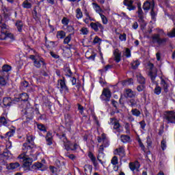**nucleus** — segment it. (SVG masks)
<instances>
[{
    "label": "nucleus",
    "mask_w": 175,
    "mask_h": 175,
    "mask_svg": "<svg viewBox=\"0 0 175 175\" xmlns=\"http://www.w3.org/2000/svg\"><path fill=\"white\" fill-rule=\"evenodd\" d=\"M155 8V3L154 2V0H152L151 2L146 1L143 5V9L145 10V12H148L150 9H154Z\"/></svg>",
    "instance_id": "nucleus-10"
},
{
    "label": "nucleus",
    "mask_w": 175,
    "mask_h": 175,
    "mask_svg": "<svg viewBox=\"0 0 175 175\" xmlns=\"http://www.w3.org/2000/svg\"><path fill=\"white\" fill-rule=\"evenodd\" d=\"M110 120L111 125H113V129H116L118 132H120V128H121V124H120V122L115 120L116 119L114 118H111Z\"/></svg>",
    "instance_id": "nucleus-15"
},
{
    "label": "nucleus",
    "mask_w": 175,
    "mask_h": 175,
    "mask_svg": "<svg viewBox=\"0 0 175 175\" xmlns=\"http://www.w3.org/2000/svg\"><path fill=\"white\" fill-rule=\"evenodd\" d=\"M146 143L149 147L152 144V142L151 141V137H150V136L147 137Z\"/></svg>",
    "instance_id": "nucleus-60"
},
{
    "label": "nucleus",
    "mask_w": 175,
    "mask_h": 175,
    "mask_svg": "<svg viewBox=\"0 0 175 175\" xmlns=\"http://www.w3.org/2000/svg\"><path fill=\"white\" fill-rule=\"evenodd\" d=\"M164 117L168 123L175 124V112L174 111H166Z\"/></svg>",
    "instance_id": "nucleus-5"
},
{
    "label": "nucleus",
    "mask_w": 175,
    "mask_h": 175,
    "mask_svg": "<svg viewBox=\"0 0 175 175\" xmlns=\"http://www.w3.org/2000/svg\"><path fill=\"white\" fill-rule=\"evenodd\" d=\"M72 40V34H69L67 37H66L64 40V44H69V42Z\"/></svg>",
    "instance_id": "nucleus-40"
},
{
    "label": "nucleus",
    "mask_w": 175,
    "mask_h": 175,
    "mask_svg": "<svg viewBox=\"0 0 175 175\" xmlns=\"http://www.w3.org/2000/svg\"><path fill=\"white\" fill-rule=\"evenodd\" d=\"M167 36L169 38H175V27L167 33Z\"/></svg>",
    "instance_id": "nucleus-47"
},
{
    "label": "nucleus",
    "mask_w": 175,
    "mask_h": 175,
    "mask_svg": "<svg viewBox=\"0 0 175 175\" xmlns=\"http://www.w3.org/2000/svg\"><path fill=\"white\" fill-rule=\"evenodd\" d=\"M129 166L132 172H139V167H140V165L139 164V161L131 162L129 164Z\"/></svg>",
    "instance_id": "nucleus-12"
},
{
    "label": "nucleus",
    "mask_w": 175,
    "mask_h": 175,
    "mask_svg": "<svg viewBox=\"0 0 175 175\" xmlns=\"http://www.w3.org/2000/svg\"><path fill=\"white\" fill-rule=\"evenodd\" d=\"M123 4L127 6L128 10H136V6L133 5V0H124Z\"/></svg>",
    "instance_id": "nucleus-11"
},
{
    "label": "nucleus",
    "mask_w": 175,
    "mask_h": 175,
    "mask_svg": "<svg viewBox=\"0 0 175 175\" xmlns=\"http://www.w3.org/2000/svg\"><path fill=\"white\" fill-rule=\"evenodd\" d=\"M84 172L87 175H91L92 172V165H85L84 166Z\"/></svg>",
    "instance_id": "nucleus-25"
},
{
    "label": "nucleus",
    "mask_w": 175,
    "mask_h": 175,
    "mask_svg": "<svg viewBox=\"0 0 175 175\" xmlns=\"http://www.w3.org/2000/svg\"><path fill=\"white\" fill-rule=\"evenodd\" d=\"M127 103L131 107H135L137 105V99L131 98L127 101Z\"/></svg>",
    "instance_id": "nucleus-24"
},
{
    "label": "nucleus",
    "mask_w": 175,
    "mask_h": 175,
    "mask_svg": "<svg viewBox=\"0 0 175 175\" xmlns=\"http://www.w3.org/2000/svg\"><path fill=\"white\" fill-rule=\"evenodd\" d=\"M3 72H10L12 67L9 65H4L2 68Z\"/></svg>",
    "instance_id": "nucleus-45"
},
{
    "label": "nucleus",
    "mask_w": 175,
    "mask_h": 175,
    "mask_svg": "<svg viewBox=\"0 0 175 175\" xmlns=\"http://www.w3.org/2000/svg\"><path fill=\"white\" fill-rule=\"evenodd\" d=\"M46 141L48 146H51L53 144V135L51 133H47Z\"/></svg>",
    "instance_id": "nucleus-23"
},
{
    "label": "nucleus",
    "mask_w": 175,
    "mask_h": 175,
    "mask_svg": "<svg viewBox=\"0 0 175 175\" xmlns=\"http://www.w3.org/2000/svg\"><path fill=\"white\" fill-rule=\"evenodd\" d=\"M31 168L33 169L34 170H46V166L43 165L42 163H35L32 166Z\"/></svg>",
    "instance_id": "nucleus-16"
},
{
    "label": "nucleus",
    "mask_w": 175,
    "mask_h": 175,
    "mask_svg": "<svg viewBox=\"0 0 175 175\" xmlns=\"http://www.w3.org/2000/svg\"><path fill=\"white\" fill-rule=\"evenodd\" d=\"M81 32L82 35H87L88 33V29H87V27H82L81 29Z\"/></svg>",
    "instance_id": "nucleus-55"
},
{
    "label": "nucleus",
    "mask_w": 175,
    "mask_h": 175,
    "mask_svg": "<svg viewBox=\"0 0 175 175\" xmlns=\"http://www.w3.org/2000/svg\"><path fill=\"white\" fill-rule=\"evenodd\" d=\"M100 16L101 17V20L103 21V23L106 25L107 24V18L106 17V16L103 15V14H100Z\"/></svg>",
    "instance_id": "nucleus-51"
},
{
    "label": "nucleus",
    "mask_w": 175,
    "mask_h": 175,
    "mask_svg": "<svg viewBox=\"0 0 175 175\" xmlns=\"http://www.w3.org/2000/svg\"><path fill=\"white\" fill-rule=\"evenodd\" d=\"M24 26V24L23 23V21H17L16 23V27L18 31V32H22L23 31V27Z\"/></svg>",
    "instance_id": "nucleus-29"
},
{
    "label": "nucleus",
    "mask_w": 175,
    "mask_h": 175,
    "mask_svg": "<svg viewBox=\"0 0 175 175\" xmlns=\"http://www.w3.org/2000/svg\"><path fill=\"white\" fill-rule=\"evenodd\" d=\"M29 85V83L28 82H27L26 81H23L21 83V86L23 88H27V87H28Z\"/></svg>",
    "instance_id": "nucleus-62"
},
{
    "label": "nucleus",
    "mask_w": 175,
    "mask_h": 175,
    "mask_svg": "<svg viewBox=\"0 0 175 175\" xmlns=\"http://www.w3.org/2000/svg\"><path fill=\"white\" fill-rule=\"evenodd\" d=\"M119 39L121 42H126V34L124 33L123 34H120Z\"/></svg>",
    "instance_id": "nucleus-50"
},
{
    "label": "nucleus",
    "mask_w": 175,
    "mask_h": 175,
    "mask_svg": "<svg viewBox=\"0 0 175 175\" xmlns=\"http://www.w3.org/2000/svg\"><path fill=\"white\" fill-rule=\"evenodd\" d=\"M37 128L38 129H39V131H41L42 132H47V129L44 124H37Z\"/></svg>",
    "instance_id": "nucleus-36"
},
{
    "label": "nucleus",
    "mask_w": 175,
    "mask_h": 175,
    "mask_svg": "<svg viewBox=\"0 0 175 175\" xmlns=\"http://www.w3.org/2000/svg\"><path fill=\"white\" fill-rule=\"evenodd\" d=\"M112 105L115 107L116 109H118V102L116 101L115 100H111Z\"/></svg>",
    "instance_id": "nucleus-58"
},
{
    "label": "nucleus",
    "mask_w": 175,
    "mask_h": 175,
    "mask_svg": "<svg viewBox=\"0 0 175 175\" xmlns=\"http://www.w3.org/2000/svg\"><path fill=\"white\" fill-rule=\"evenodd\" d=\"M76 17L78 20H79V18H83V12L80 8L76 10Z\"/></svg>",
    "instance_id": "nucleus-33"
},
{
    "label": "nucleus",
    "mask_w": 175,
    "mask_h": 175,
    "mask_svg": "<svg viewBox=\"0 0 175 175\" xmlns=\"http://www.w3.org/2000/svg\"><path fill=\"white\" fill-rule=\"evenodd\" d=\"M138 13V17H139V23H140V26L142 29H144V28L147 25V23H146V21H144V13L143 12V10L142 8L137 10Z\"/></svg>",
    "instance_id": "nucleus-7"
},
{
    "label": "nucleus",
    "mask_w": 175,
    "mask_h": 175,
    "mask_svg": "<svg viewBox=\"0 0 175 175\" xmlns=\"http://www.w3.org/2000/svg\"><path fill=\"white\" fill-rule=\"evenodd\" d=\"M33 18H35L36 21H38V20H39V15L38 14V12H36V10H33Z\"/></svg>",
    "instance_id": "nucleus-54"
},
{
    "label": "nucleus",
    "mask_w": 175,
    "mask_h": 175,
    "mask_svg": "<svg viewBox=\"0 0 175 175\" xmlns=\"http://www.w3.org/2000/svg\"><path fill=\"white\" fill-rule=\"evenodd\" d=\"M149 71L148 72V76L150 77L152 83L155 81L157 76H158V69L154 66L152 63H149L148 64Z\"/></svg>",
    "instance_id": "nucleus-4"
},
{
    "label": "nucleus",
    "mask_w": 175,
    "mask_h": 175,
    "mask_svg": "<svg viewBox=\"0 0 175 175\" xmlns=\"http://www.w3.org/2000/svg\"><path fill=\"white\" fill-rule=\"evenodd\" d=\"M126 96L127 98H135L136 96V92L133 91L131 89H126Z\"/></svg>",
    "instance_id": "nucleus-22"
},
{
    "label": "nucleus",
    "mask_w": 175,
    "mask_h": 175,
    "mask_svg": "<svg viewBox=\"0 0 175 175\" xmlns=\"http://www.w3.org/2000/svg\"><path fill=\"white\" fill-rule=\"evenodd\" d=\"M16 133V130L12 129L5 133V137H12Z\"/></svg>",
    "instance_id": "nucleus-41"
},
{
    "label": "nucleus",
    "mask_w": 175,
    "mask_h": 175,
    "mask_svg": "<svg viewBox=\"0 0 175 175\" xmlns=\"http://www.w3.org/2000/svg\"><path fill=\"white\" fill-rule=\"evenodd\" d=\"M6 79L3 77H0V85H6Z\"/></svg>",
    "instance_id": "nucleus-52"
},
{
    "label": "nucleus",
    "mask_w": 175,
    "mask_h": 175,
    "mask_svg": "<svg viewBox=\"0 0 175 175\" xmlns=\"http://www.w3.org/2000/svg\"><path fill=\"white\" fill-rule=\"evenodd\" d=\"M58 103L59 105H60V106H62V107H64V109H68L70 107V105H69V101H68L65 98L58 101Z\"/></svg>",
    "instance_id": "nucleus-17"
},
{
    "label": "nucleus",
    "mask_w": 175,
    "mask_h": 175,
    "mask_svg": "<svg viewBox=\"0 0 175 175\" xmlns=\"http://www.w3.org/2000/svg\"><path fill=\"white\" fill-rule=\"evenodd\" d=\"M110 98H111V92L109 89L104 88L100 96V99L105 102H110Z\"/></svg>",
    "instance_id": "nucleus-6"
},
{
    "label": "nucleus",
    "mask_w": 175,
    "mask_h": 175,
    "mask_svg": "<svg viewBox=\"0 0 175 175\" xmlns=\"http://www.w3.org/2000/svg\"><path fill=\"white\" fill-rule=\"evenodd\" d=\"M161 148L163 150H165V148H166V140L165 139H163L161 141Z\"/></svg>",
    "instance_id": "nucleus-59"
},
{
    "label": "nucleus",
    "mask_w": 175,
    "mask_h": 175,
    "mask_svg": "<svg viewBox=\"0 0 175 175\" xmlns=\"http://www.w3.org/2000/svg\"><path fill=\"white\" fill-rule=\"evenodd\" d=\"M161 92H162V88L160 87L159 85H156L154 90V93L156 95H161Z\"/></svg>",
    "instance_id": "nucleus-34"
},
{
    "label": "nucleus",
    "mask_w": 175,
    "mask_h": 175,
    "mask_svg": "<svg viewBox=\"0 0 175 175\" xmlns=\"http://www.w3.org/2000/svg\"><path fill=\"white\" fill-rule=\"evenodd\" d=\"M102 146H104L105 148L109 147V141L107 140V139H106V137H103Z\"/></svg>",
    "instance_id": "nucleus-53"
},
{
    "label": "nucleus",
    "mask_w": 175,
    "mask_h": 175,
    "mask_svg": "<svg viewBox=\"0 0 175 175\" xmlns=\"http://www.w3.org/2000/svg\"><path fill=\"white\" fill-rule=\"evenodd\" d=\"M62 24H64V25H68L69 21H68V18H64L62 21Z\"/></svg>",
    "instance_id": "nucleus-63"
},
{
    "label": "nucleus",
    "mask_w": 175,
    "mask_h": 175,
    "mask_svg": "<svg viewBox=\"0 0 175 175\" xmlns=\"http://www.w3.org/2000/svg\"><path fill=\"white\" fill-rule=\"evenodd\" d=\"M131 113L133 116H135V117H139V116H140V111L137 109H133Z\"/></svg>",
    "instance_id": "nucleus-42"
},
{
    "label": "nucleus",
    "mask_w": 175,
    "mask_h": 175,
    "mask_svg": "<svg viewBox=\"0 0 175 175\" xmlns=\"http://www.w3.org/2000/svg\"><path fill=\"white\" fill-rule=\"evenodd\" d=\"M29 98V96H28V94H27V93H23L22 94H21V99L23 102H27V100H28Z\"/></svg>",
    "instance_id": "nucleus-38"
},
{
    "label": "nucleus",
    "mask_w": 175,
    "mask_h": 175,
    "mask_svg": "<svg viewBox=\"0 0 175 175\" xmlns=\"http://www.w3.org/2000/svg\"><path fill=\"white\" fill-rule=\"evenodd\" d=\"M85 57L88 58V59H92V61H94L96 55L94 53V52L88 51L85 53Z\"/></svg>",
    "instance_id": "nucleus-26"
},
{
    "label": "nucleus",
    "mask_w": 175,
    "mask_h": 175,
    "mask_svg": "<svg viewBox=\"0 0 175 175\" xmlns=\"http://www.w3.org/2000/svg\"><path fill=\"white\" fill-rule=\"evenodd\" d=\"M57 136H58L59 139L63 142L64 144V147L66 150H69L70 148H72L71 146L69 145V141H68V138H66V135L65 134L58 135L57 134Z\"/></svg>",
    "instance_id": "nucleus-9"
},
{
    "label": "nucleus",
    "mask_w": 175,
    "mask_h": 175,
    "mask_svg": "<svg viewBox=\"0 0 175 175\" xmlns=\"http://www.w3.org/2000/svg\"><path fill=\"white\" fill-rule=\"evenodd\" d=\"M160 84H161V88H163L164 92L165 94H167V92H169V83H167L166 81H165V79L161 78Z\"/></svg>",
    "instance_id": "nucleus-14"
},
{
    "label": "nucleus",
    "mask_w": 175,
    "mask_h": 175,
    "mask_svg": "<svg viewBox=\"0 0 175 175\" xmlns=\"http://www.w3.org/2000/svg\"><path fill=\"white\" fill-rule=\"evenodd\" d=\"M90 27L92 29H94V31L95 32H98V31H99L100 29V32H103V29H105V28L103 27V25H102V24H100L99 22H92L90 23Z\"/></svg>",
    "instance_id": "nucleus-8"
},
{
    "label": "nucleus",
    "mask_w": 175,
    "mask_h": 175,
    "mask_svg": "<svg viewBox=\"0 0 175 175\" xmlns=\"http://www.w3.org/2000/svg\"><path fill=\"white\" fill-rule=\"evenodd\" d=\"M139 65H140V62L139 60H135L131 63L132 69H137L139 68Z\"/></svg>",
    "instance_id": "nucleus-35"
},
{
    "label": "nucleus",
    "mask_w": 175,
    "mask_h": 175,
    "mask_svg": "<svg viewBox=\"0 0 175 175\" xmlns=\"http://www.w3.org/2000/svg\"><path fill=\"white\" fill-rule=\"evenodd\" d=\"M8 38L11 39V40H14V35L8 32L6 24L0 23V40H5Z\"/></svg>",
    "instance_id": "nucleus-3"
},
{
    "label": "nucleus",
    "mask_w": 175,
    "mask_h": 175,
    "mask_svg": "<svg viewBox=\"0 0 175 175\" xmlns=\"http://www.w3.org/2000/svg\"><path fill=\"white\" fill-rule=\"evenodd\" d=\"M20 167V163H11L8 166V169L14 170V169H17V167Z\"/></svg>",
    "instance_id": "nucleus-30"
},
{
    "label": "nucleus",
    "mask_w": 175,
    "mask_h": 175,
    "mask_svg": "<svg viewBox=\"0 0 175 175\" xmlns=\"http://www.w3.org/2000/svg\"><path fill=\"white\" fill-rule=\"evenodd\" d=\"M23 6L25 9H31V8L32 7V4H31V3H29V2H28V0H25L23 3Z\"/></svg>",
    "instance_id": "nucleus-37"
},
{
    "label": "nucleus",
    "mask_w": 175,
    "mask_h": 175,
    "mask_svg": "<svg viewBox=\"0 0 175 175\" xmlns=\"http://www.w3.org/2000/svg\"><path fill=\"white\" fill-rule=\"evenodd\" d=\"M69 146L70 147H71V148H70L68 150H67V151H75V150H76L77 148V144H70V142H69Z\"/></svg>",
    "instance_id": "nucleus-46"
},
{
    "label": "nucleus",
    "mask_w": 175,
    "mask_h": 175,
    "mask_svg": "<svg viewBox=\"0 0 175 175\" xmlns=\"http://www.w3.org/2000/svg\"><path fill=\"white\" fill-rule=\"evenodd\" d=\"M58 85H60V88L62 90V91H69V89H68V86H66V83H65V81L62 79H59L58 81Z\"/></svg>",
    "instance_id": "nucleus-20"
},
{
    "label": "nucleus",
    "mask_w": 175,
    "mask_h": 175,
    "mask_svg": "<svg viewBox=\"0 0 175 175\" xmlns=\"http://www.w3.org/2000/svg\"><path fill=\"white\" fill-rule=\"evenodd\" d=\"M8 123L9 120L6 119V118H5L4 116L0 117V126H2V125L6 126Z\"/></svg>",
    "instance_id": "nucleus-28"
},
{
    "label": "nucleus",
    "mask_w": 175,
    "mask_h": 175,
    "mask_svg": "<svg viewBox=\"0 0 175 175\" xmlns=\"http://www.w3.org/2000/svg\"><path fill=\"white\" fill-rule=\"evenodd\" d=\"M100 42H102V40L98 36H96L93 40V43L94 44H96V43H100Z\"/></svg>",
    "instance_id": "nucleus-57"
},
{
    "label": "nucleus",
    "mask_w": 175,
    "mask_h": 175,
    "mask_svg": "<svg viewBox=\"0 0 175 175\" xmlns=\"http://www.w3.org/2000/svg\"><path fill=\"white\" fill-rule=\"evenodd\" d=\"M120 139H121V142H122V143H128L129 142L131 141V137H129V135H122L120 136Z\"/></svg>",
    "instance_id": "nucleus-31"
},
{
    "label": "nucleus",
    "mask_w": 175,
    "mask_h": 175,
    "mask_svg": "<svg viewBox=\"0 0 175 175\" xmlns=\"http://www.w3.org/2000/svg\"><path fill=\"white\" fill-rule=\"evenodd\" d=\"M42 65H46V63L44 62V60L43 59L40 60H35L34 61V66L36 68H40Z\"/></svg>",
    "instance_id": "nucleus-27"
},
{
    "label": "nucleus",
    "mask_w": 175,
    "mask_h": 175,
    "mask_svg": "<svg viewBox=\"0 0 175 175\" xmlns=\"http://www.w3.org/2000/svg\"><path fill=\"white\" fill-rule=\"evenodd\" d=\"M124 55L127 58H129L131 57V50L128 48L126 49V51L124 52Z\"/></svg>",
    "instance_id": "nucleus-56"
},
{
    "label": "nucleus",
    "mask_w": 175,
    "mask_h": 175,
    "mask_svg": "<svg viewBox=\"0 0 175 175\" xmlns=\"http://www.w3.org/2000/svg\"><path fill=\"white\" fill-rule=\"evenodd\" d=\"M144 90H146V85H144V84L139 85L137 87L138 92H142V91H144Z\"/></svg>",
    "instance_id": "nucleus-48"
},
{
    "label": "nucleus",
    "mask_w": 175,
    "mask_h": 175,
    "mask_svg": "<svg viewBox=\"0 0 175 175\" xmlns=\"http://www.w3.org/2000/svg\"><path fill=\"white\" fill-rule=\"evenodd\" d=\"M114 58L116 62H120L121 61V52L118 49H115L113 51Z\"/></svg>",
    "instance_id": "nucleus-18"
},
{
    "label": "nucleus",
    "mask_w": 175,
    "mask_h": 175,
    "mask_svg": "<svg viewBox=\"0 0 175 175\" xmlns=\"http://www.w3.org/2000/svg\"><path fill=\"white\" fill-rule=\"evenodd\" d=\"M66 36V33L64 31H58L57 33V39H64Z\"/></svg>",
    "instance_id": "nucleus-32"
},
{
    "label": "nucleus",
    "mask_w": 175,
    "mask_h": 175,
    "mask_svg": "<svg viewBox=\"0 0 175 175\" xmlns=\"http://www.w3.org/2000/svg\"><path fill=\"white\" fill-rule=\"evenodd\" d=\"M150 14H151L152 18H154L157 16V14H155V12L154 11V8H151Z\"/></svg>",
    "instance_id": "nucleus-64"
},
{
    "label": "nucleus",
    "mask_w": 175,
    "mask_h": 175,
    "mask_svg": "<svg viewBox=\"0 0 175 175\" xmlns=\"http://www.w3.org/2000/svg\"><path fill=\"white\" fill-rule=\"evenodd\" d=\"M137 81H139V84H146V79L144 78L143 75H139L137 77Z\"/></svg>",
    "instance_id": "nucleus-39"
},
{
    "label": "nucleus",
    "mask_w": 175,
    "mask_h": 175,
    "mask_svg": "<svg viewBox=\"0 0 175 175\" xmlns=\"http://www.w3.org/2000/svg\"><path fill=\"white\" fill-rule=\"evenodd\" d=\"M88 157L92 161L94 166L96 167V166H98V162H96V157H95V156H94V154H92V152H89Z\"/></svg>",
    "instance_id": "nucleus-21"
},
{
    "label": "nucleus",
    "mask_w": 175,
    "mask_h": 175,
    "mask_svg": "<svg viewBox=\"0 0 175 175\" xmlns=\"http://www.w3.org/2000/svg\"><path fill=\"white\" fill-rule=\"evenodd\" d=\"M64 72L66 73V76H68V77H70V76L72 75V70H70V68L68 67L64 68Z\"/></svg>",
    "instance_id": "nucleus-49"
},
{
    "label": "nucleus",
    "mask_w": 175,
    "mask_h": 175,
    "mask_svg": "<svg viewBox=\"0 0 175 175\" xmlns=\"http://www.w3.org/2000/svg\"><path fill=\"white\" fill-rule=\"evenodd\" d=\"M111 163L113 165V166L118 165V157H117V156H114L111 160Z\"/></svg>",
    "instance_id": "nucleus-43"
},
{
    "label": "nucleus",
    "mask_w": 175,
    "mask_h": 175,
    "mask_svg": "<svg viewBox=\"0 0 175 175\" xmlns=\"http://www.w3.org/2000/svg\"><path fill=\"white\" fill-rule=\"evenodd\" d=\"M124 128L126 129V135H129V133H131V128H130L129 123L125 122L124 123Z\"/></svg>",
    "instance_id": "nucleus-44"
},
{
    "label": "nucleus",
    "mask_w": 175,
    "mask_h": 175,
    "mask_svg": "<svg viewBox=\"0 0 175 175\" xmlns=\"http://www.w3.org/2000/svg\"><path fill=\"white\" fill-rule=\"evenodd\" d=\"M157 31L158 33H154L152 35V42L154 44L157 43V44H159V46H162V44H165V43L167 42L168 38H161V35H165L163 29H157Z\"/></svg>",
    "instance_id": "nucleus-2"
},
{
    "label": "nucleus",
    "mask_w": 175,
    "mask_h": 175,
    "mask_svg": "<svg viewBox=\"0 0 175 175\" xmlns=\"http://www.w3.org/2000/svg\"><path fill=\"white\" fill-rule=\"evenodd\" d=\"M35 137L33 135H28L27 137V143L23 144V152L18 155V159L23 162V167L29 169V166L32 165L33 161H36L38 158L33 154V140Z\"/></svg>",
    "instance_id": "nucleus-1"
},
{
    "label": "nucleus",
    "mask_w": 175,
    "mask_h": 175,
    "mask_svg": "<svg viewBox=\"0 0 175 175\" xmlns=\"http://www.w3.org/2000/svg\"><path fill=\"white\" fill-rule=\"evenodd\" d=\"M12 98L10 97H4L3 98V104L5 107H10L12 106Z\"/></svg>",
    "instance_id": "nucleus-19"
},
{
    "label": "nucleus",
    "mask_w": 175,
    "mask_h": 175,
    "mask_svg": "<svg viewBox=\"0 0 175 175\" xmlns=\"http://www.w3.org/2000/svg\"><path fill=\"white\" fill-rule=\"evenodd\" d=\"M114 155H119L120 157H122V158H124L125 157V150L123 147H120L119 148H117L113 152Z\"/></svg>",
    "instance_id": "nucleus-13"
},
{
    "label": "nucleus",
    "mask_w": 175,
    "mask_h": 175,
    "mask_svg": "<svg viewBox=\"0 0 175 175\" xmlns=\"http://www.w3.org/2000/svg\"><path fill=\"white\" fill-rule=\"evenodd\" d=\"M139 124H140L142 129H144V128H146V121L142 120V121L139 122Z\"/></svg>",
    "instance_id": "nucleus-61"
}]
</instances>
